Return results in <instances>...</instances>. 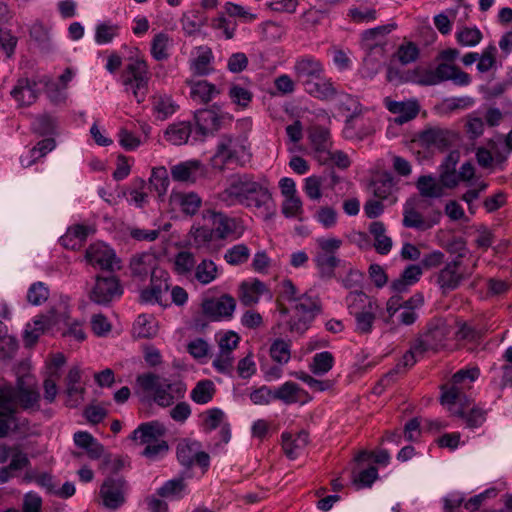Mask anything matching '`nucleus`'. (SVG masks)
Here are the masks:
<instances>
[{"mask_svg":"<svg viewBox=\"0 0 512 512\" xmlns=\"http://www.w3.org/2000/svg\"><path fill=\"white\" fill-rule=\"evenodd\" d=\"M155 258L150 253L134 255L130 260V269L133 276L145 277L153 269Z\"/></svg>","mask_w":512,"mask_h":512,"instance_id":"nucleus-44","label":"nucleus"},{"mask_svg":"<svg viewBox=\"0 0 512 512\" xmlns=\"http://www.w3.org/2000/svg\"><path fill=\"white\" fill-rule=\"evenodd\" d=\"M420 140L428 146H435L438 148L447 145L446 132L441 129H428L421 133Z\"/></svg>","mask_w":512,"mask_h":512,"instance_id":"nucleus-61","label":"nucleus"},{"mask_svg":"<svg viewBox=\"0 0 512 512\" xmlns=\"http://www.w3.org/2000/svg\"><path fill=\"white\" fill-rule=\"evenodd\" d=\"M264 221H270L276 214V204L266 178L255 177L247 196L240 204Z\"/></svg>","mask_w":512,"mask_h":512,"instance_id":"nucleus-4","label":"nucleus"},{"mask_svg":"<svg viewBox=\"0 0 512 512\" xmlns=\"http://www.w3.org/2000/svg\"><path fill=\"white\" fill-rule=\"evenodd\" d=\"M416 188L423 197L439 198L443 195V189L431 175H422L416 181Z\"/></svg>","mask_w":512,"mask_h":512,"instance_id":"nucleus-46","label":"nucleus"},{"mask_svg":"<svg viewBox=\"0 0 512 512\" xmlns=\"http://www.w3.org/2000/svg\"><path fill=\"white\" fill-rule=\"evenodd\" d=\"M470 399L463 404H458L457 408H463V414L451 413V415L463 419L467 428H478L486 421L487 411L479 407H469Z\"/></svg>","mask_w":512,"mask_h":512,"instance_id":"nucleus-37","label":"nucleus"},{"mask_svg":"<svg viewBox=\"0 0 512 512\" xmlns=\"http://www.w3.org/2000/svg\"><path fill=\"white\" fill-rule=\"evenodd\" d=\"M151 73L143 58H130L123 69L120 81L126 92L131 93L138 104L143 103L149 92Z\"/></svg>","mask_w":512,"mask_h":512,"instance_id":"nucleus-3","label":"nucleus"},{"mask_svg":"<svg viewBox=\"0 0 512 512\" xmlns=\"http://www.w3.org/2000/svg\"><path fill=\"white\" fill-rule=\"evenodd\" d=\"M303 389L295 382L287 381L273 390L274 400H279L286 405L300 401Z\"/></svg>","mask_w":512,"mask_h":512,"instance_id":"nucleus-39","label":"nucleus"},{"mask_svg":"<svg viewBox=\"0 0 512 512\" xmlns=\"http://www.w3.org/2000/svg\"><path fill=\"white\" fill-rule=\"evenodd\" d=\"M423 354L424 351L420 347H418V344L416 342H414L410 349L402 356L401 360L396 364L394 369L387 373L385 377L380 380L379 384L383 385L384 383H388L395 374L402 373L406 371V369L412 367L417 362L418 357L422 356Z\"/></svg>","mask_w":512,"mask_h":512,"instance_id":"nucleus-35","label":"nucleus"},{"mask_svg":"<svg viewBox=\"0 0 512 512\" xmlns=\"http://www.w3.org/2000/svg\"><path fill=\"white\" fill-rule=\"evenodd\" d=\"M281 438L282 448L285 455L289 459L294 460L308 444L309 435L306 431L302 430L295 436L289 432H284L282 433Z\"/></svg>","mask_w":512,"mask_h":512,"instance_id":"nucleus-32","label":"nucleus"},{"mask_svg":"<svg viewBox=\"0 0 512 512\" xmlns=\"http://www.w3.org/2000/svg\"><path fill=\"white\" fill-rule=\"evenodd\" d=\"M169 204L187 216L195 215L202 206V198L194 191H175L169 196Z\"/></svg>","mask_w":512,"mask_h":512,"instance_id":"nucleus-19","label":"nucleus"},{"mask_svg":"<svg viewBox=\"0 0 512 512\" xmlns=\"http://www.w3.org/2000/svg\"><path fill=\"white\" fill-rule=\"evenodd\" d=\"M137 383L145 392L151 393L155 403L161 407L172 405L175 398L183 397L186 391L185 385L181 382L169 383L153 373L139 375Z\"/></svg>","mask_w":512,"mask_h":512,"instance_id":"nucleus-6","label":"nucleus"},{"mask_svg":"<svg viewBox=\"0 0 512 512\" xmlns=\"http://www.w3.org/2000/svg\"><path fill=\"white\" fill-rule=\"evenodd\" d=\"M447 337V330L444 326H436L429 328L423 335H421L415 342L418 344L424 353L430 350H438L445 345Z\"/></svg>","mask_w":512,"mask_h":512,"instance_id":"nucleus-31","label":"nucleus"},{"mask_svg":"<svg viewBox=\"0 0 512 512\" xmlns=\"http://www.w3.org/2000/svg\"><path fill=\"white\" fill-rule=\"evenodd\" d=\"M265 291V284L258 279L243 281L239 285L238 298L244 306H253Z\"/></svg>","mask_w":512,"mask_h":512,"instance_id":"nucleus-30","label":"nucleus"},{"mask_svg":"<svg viewBox=\"0 0 512 512\" xmlns=\"http://www.w3.org/2000/svg\"><path fill=\"white\" fill-rule=\"evenodd\" d=\"M169 289L168 274L163 270H153L150 286L141 292V300L147 303L162 304L163 296Z\"/></svg>","mask_w":512,"mask_h":512,"instance_id":"nucleus-21","label":"nucleus"},{"mask_svg":"<svg viewBox=\"0 0 512 512\" xmlns=\"http://www.w3.org/2000/svg\"><path fill=\"white\" fill-rule=\"evenodd\" d=\"M294 72L297 79L305 87L306 81H312L316 77L324 74V66L319 59L306 55L296 60Z\"/></svg>","mask_w":512,"mask_h":512,"instance_id":"nucleus-23","label":"nucleus"},{"mask_svg":"<svg viewBox=\"0 0 512 512\" xmlns=\"http://www.w3.org/2000/svg\"><path fill=\"white\" fill-rule=\"evenodd\" d=\"M152 111L157 119L165 120L178 110L179 106L170 95L157 93L151 97Z\"/></svg>","mask_w":512,"mask_h":512,"instance_id":"nucleus-34","label":"nucleus"},{"mask_svg":"<svg viewBox=\"0 0 512 512\" xmlns=\"http://www.w3.org/2000/svg\"><path fill=\"white\" fill-rule=\"evenodd\" d=\"M186 489V484L183 478H176L166 481L158 490L157 493L162 498L170 500H178L183 497Z\"/></svg>","mask_w":512,"mask_h":512,"instance_id":"nucleus-49","label":"nucleus"},{"mask_svg":"<svg viewBox=\"0 0 512 512\" xmlns=\"http://www.w3.org/2000/svg\"><path fill=\"white\" fill-rule=\"evenodd\" d=\"M85 259L90 265L102 270L113 272L121 268V261L115 251L102 242L91 244L86 250Z\"/></svg>","mask_w":512,"mask_h":512,"instance_id":"nucleus-12","label":"nucleus"},{"mask_svg":"<svg viewBox=\"0 0 512 512\" xmlns=\"http://www.w3.org/2000/svg\"><path fill=\"white\" fill-rule=\"evenodd\" d=\"M420 201L417 198H410L403 208L402 224L406 228H413L419 231H426L432 228L439 221L440 214L437 218L431 220L425 218L418 210Z\"/></svg>","mask_w":512,"mask_h":512,"instance_id":"nucleus-16","label":"nucleus"},{"mask_svg":"<svg viewBox=\"0 0 512 512\" xmlns=\"http://www.w3.org/2000/svg\"><path fill=\"white\" fill-rule=\"evenodd\" d=\"M366 55L360 69L362 77L372 79L382 68L385 59V48L365 50Z\"/></svg>","mask_w":512,"mask_h":512,"instance_id":"nucleus-33","label":"nucleus"},{"mask_svg":"<svg viewBox=\"0 0 512 512\" xmlns=\"http://www.w3.org/2000/svg\"><path fill=\"white\" fill-rule=\"evenodd\" d=\"M384 103L388 111L396 115L394 119L395 123L400 125L414 119L420 109L416 100L393 101L389 98H385Z\"/></svg>","mask_w":512,"mask_h":512,"instance_id":"nucleus-25","label":"nucleus"},{"mask_svg":"<svg viewBox=\"0 0 512 512\" xmlns=\"http://www.w3.org/2000/svg\"><path fill=\"white\" fill-rule=\"evenodd\" d=\"M202 312L213 321L229 320L236 309V300L229 294L207 298L201 304Z\"/></svg>","mask_w":512,"mask_h":512,"instance_id":"nucleus-13","label":"nucleus"},{"mask_svg":"<svg viewBox=\"0 0 512 512\" xmlns=\"http://www.w3.org/2000/svg\"><path fill=\"white\" fill-rule=\"evenodd\" d=\"M215 392L216 388L214 383L209 379H205L196 383L190 393V397L195 403L203 405L213 399Z\"/></svg>","mask_w":512,"mask_h":512,"instance_id":"nucleus-45","label":"nucleus"},{"mask_svg":"<svg viewBox=\"0 0 512 512\" xmlns=\"http://www.w3.org/2000/svg\"><path fill=\"white\" fill-rule=\"evenodd\" d=\"M315 264L322 278H332L340 259L336 255L317 252L314 258Z\"/></svg>","mask_w":512,"mask_h":512,"instance_id":"nucleus-48","label":"nucleus"},{"mask_svg":"<svg viewBox=\"0 0 512 512\" xmlns=\"http://www.w3.org/2000/svg\"><path fill=\"white\" fill-rule=\"evenodd\" d=\"M419 48L413 42L401 44L397 50V58L403 65L415 62L419 57Z\"/></svg>","mask_w":512,"mask_h":512,"instance_id":"nucleus-62","label":"nucleus"},{"mask_svg":"<svg viewBox=\"0 0 512 512\" xmlns=\"http://www.w3.org/2000/svg\"><path fill=\"white\" fill-rule=\"evenodd\" d=\"M463 258L464 253L459 252V255L451 261L446 262L444 266L435 273L434 280L442 294H447L458 289L462 283L468 280L474 273L477 267V261L475 260L471 266H468L464 263Z\"/></svg>","mask_w":512,"mask_h":512,"instance_id":"nucleus-5","label":"nucleus"},{"mask_svg":"<svg viewBox=\"0 0 512 512\" xmlns=\"http://www.w3.org/2000/svg\"><path fill=\"white\" fill-rule=\"evenodd\" d=\"M395 28V24H387L363 31L361 34L362 48L374 51H376V48H385V37Z\"/></svg>","mask_w":512,"mask_h":512,"instance_id":"nucleus-27","label":"nucleus"},{"mask_svg":"<svg viewBox=\"0 0 512 512\" xmlns=\"http://www.w3.org/2000/svg\"><path fill=\"white\" fill-rule=\"evenodd\" d=\"M333 365L334 357L332 353L323 351L314 355L310 370L316 375H324L332 369Z\"/></svg>","mask_w":512,"mask_h":512,"instance_id":"nucleus-55","label":"nucleus"},{"mask_svg":"<svg viewBox=\"0 0 512 512\" xmlns=\"http://www.w3.org/2000/svg\"><path fill=\"white\" fill-rule=\"evenodd\" d=\"M309 140L315 159L320 164H327L332 148L330 131L322 126H313L309 132Z\"/></svg>","mask_w":512,"mask_h":512,"instance_id":"nucleus-18","label":"nucleus"},{"mask_svg":"<svg viewBox=\"0 0 512 512\" xmlns=\"http://www.w3.org/2000/svg\"><path fill=\"white\" fill-rule=\"evenodd\" d=\"M194 119L197 126L196 135L203 139L220 129L222 115L218 109H200L195 112Z\"/></svg>","mask_w":512,"mask_h":512,"instance_id":"nucleus-22","label":"nucleus"},{"mask_svg":"<svg viewBox=\"0 0 512 512\" xmlns=\"http://www.w3.org/2000/svg\"><path fill=\"white\" fill-rule=\"evenodd\" d=\"M203 218L212 220L214 232L218 239H226L231 236L239 238L242 234V229L237 219L229 217L222 212L208 209L203 212Z\"/></svg>","mask_w":512,"mask_h":512,"instance_id":"nucleus-15","label":"nucleus"},{"mask_svg":"<svg viewBox=\"0 0 512 512\" xmlns=\"http://www.w3.org/2000/svg\"><path fill=\"white\" fill-rule=\"evenodd\" d=\"M17 404L26 411L40 409V394L31 377H20L16 386L0 387V438L16 426Z\"/></svg>","mask_w":512,"mask_h":512,"instance_id":"nucleus-1","label":"nucleus"},{"mask_svg":"<svg viewBox=\"0 0 512 512\" xmlns=\"http://www.w3.org/2000/svg\"><path fill=\"white\" fill-rule=\"evenodd\" d=\"M295 315L289 321V329L291 332L302 334L305 332L309 323L314 318V313L319 309L317 301L307 295H301L294 301Z\"/></svg>","mask_w":512,"mask_h":512,"instance_id":"nucleus-11","label":"nucleus"},{"mask_svg":"<svg viewBox=\"0 0 512 512\" xmlns=\"http://www.w3.org/2000/svg\"><path fill=\"white\" fill-rule=\"evenodd\" d=\"M55 141L52 138H46L37 143L35 147L30 150L29 158L21 157V164L23 167L31 166L37 159L45 156L48 152L55 148Z\"/></svg>","mask_w":512,"mask_h":512,"instance_id":"nucleus-54","label":"nucleus"},{"mask_svg":"<svg viewBox=\"0 0 512 512\" xmlns=\"http://www.w3.org/2000/svg\"><path fill=\"white\" fill-rule=\"evenodd\" d=\"M192 134L190 122L181 121L170 124L164 131V139L172 145H183Z\"/></svg>","mask_w":512,"mask_h":512,"instance_id":"nucleus-36","label":"nucleus"},{"mask_svg":"<svg viewBox=\"0 0 512 512\" xmlns=\"http://www.w3.org/2000/svg\"><path fill=\"white\" fill-rule=\"evenodd\" d=\"M422 275V269L419 265H409L401 274L400 278L394 280L391 288L395 292H405L408 287L415 284Z\"/></svg>","mask_w":512,"mask_h":512,"instance_id":"nucleus-42","label":"nucleus"},{"mask_svg":"<svg viewBox=\"0 0 512 512\" xmlns=\"http://www.w3.org/2000/svg\"><path fill=\"white\" fill-rule=\"evenodd\" d=\"M201 417L203 430L209 433L224 423L225 414L220 408H211L203 412Z\"/></svg>","mask_w":512,"mask_h":512,"instance_id":"nucleus-57","label":"nucleus"},{"mask_svg":"<svg viewBox=\"0 0 512 512\" xmlns=\"http://www.w3.org/2000/svg\"><path fill=\"white\" fill-rule=\"evenodd\" d=\"M170 173L175 181L193 184L204 177L206 169L200 160L191 159L173 165L170 168Z\"/></svg>","mask_w":512,"mask_h":512,"instance_id":"nucleus-20","label":"nucleus"},{"mask_svg":"<svg viewBox=\"0 0 512 512\" xmlns=\"http://www.w3.org/2000/svg\"><path fill=\"white\" fill-rule=\"evenodd\" d=\"M304 88L309 95L322 101L332 100L339 94L338 87L332 79L323 74L312 81H306Z\"/></svg>","mask_w":512,"mask_h":512,"instance_id":"nucleus-24","label":"nucleus"},{"mask_svg":"<svg viewBox=\"0 0 512 512\" xmlns=\"http://www.w3.org/2000/svg\"><path fill=\"white\" fill-rule=\"evenodd\" d=\"M256 176L249 173H236L227 179L226 187L217 194V200L226 207L240 205Z\"/></svg>","mask_w":512,"mask_h":512,"instance_id":"nucleus-9","label":"nucleus"},{"mask_svg":"<svg viewBox=\"0 0 512 512\" xmlns=\"http://www.w3.org/2000/svg\"><path fill=\"white\" fill-rule=\"evenodd\" d=\"M480 375L477 367L461 369L457 371L451 379V386L441 395V403L445 405L450 413L463 414V408H457L458 404L468 401L465 390L470 388Z\"/></svg>","mask_w":512,"mask_h":512,"instance_id":"nucleus-7","label":"nucleus"},{"mask_svg":"<svg viewBox=\"0 0 512 512\" xmlns=\"http://www.w3.org/2000/svg\"><path fill=\"white\" fill-rule=\"evenodd\" d=\"M165 427L158 421H151L139 425L130 435V439L138 445L148 446L152 442L162 438L165 434Z\"/></svg>","mask_w":512,"mask_h":512,"instance_id":"nucleus-26","label":"nucleus"},{"mask_svg":"<svg viewBox=\"0 0 512 512\" xmlns=\"http://www.w3.org/2000/svg\"><path fill=\"white\" fill-rule=\"evenodd\" d=\"M120 26L111 21H103L96 25L95 41L99 45L111 43L119 35Z\"/></svg>","mask_w":512,"mask_h":512,"instance_id":"nucleus-51","label":"nucleus"},{"mask_svg":"<svg viewBox=\"0 0 512 512\" xmlns=\"http://www.w3.org/2000/svg\"><path fill=\"white\" fill-rule=\"evenodd\" d=\"M281 210L283 215L287 218L300 219L303 213L302 201L297 195L285 197Z\"/></svg>","mask_w":512,"mask_h":512,"instance_id":"nucleus-63","label":"nucleus"},{"mask_svg":"<svg viewBox=\"0 0 512 512\" xmlns=\"http://www.w3.org/2000/svg\"><path fill=\"white\" fill-rule=\"evenodd\" d=\"M49 297V289L45 283L38 281L33 283L27 292V300L30 304L38 306L43 304Z\"/></svg>","mask_w":512,"mask_h":512,"instance_id":"nucleus-60","label":"nucleus"},{"mask_svg":"<svg viewBox=\"0 0 512 512\" xmlns=\"http://www.w3.org/2000/svg\"><path fill=\"white\" fill-rule=\"evenodd\" d=\"M207 17L200 10H191L183 14L181 25L188 36L195 35L206 24Z\"/></svg>","mask_w":512,"mask_h":512,"instance_id":"nucleus-41","label":"nucleus"},{"mask_svg":"<svg viewBox=\"0 0 512 512\" xmlns=\"http://www.w3.org/2000/svg\"><path fill=\"white\" fill-rule=\"evenodd\" d=\"M21 507L22 512H43V499L38 493L29 491L24 494Z\"/></svg>","mask_w":512,"mask_h":512,"instance_id":"nucleus-64","label":"nucleus"},{"mask_svg":"<svg viewBox=\"0 0 512 512\" xmlns=\"http://www.w3.org/2000/svg\"><path fill=\"white\" fill-rule=\"evenodd\" d=\"M133 332L138 338H151L157 333L155 319L151 315L141 314L137 317Z\"/></svg>","mask_w":512,"mask_h":512,"instance_id":"nucleus-50","label":"nucleus"},{"mask_svg":"<svg viewBox=\"0 0 512 512\" xmlns=\"http://www.w3.org/2000/svg\"><path fill=\"white\" fill-rule=\"evenodd\" d=\"M37 83L28 78H19L11 90V96L23 106L34 103L38 97Z\"/></svg>","mask_w":512,"mask_h":512,"instance_id":"nucleus-29","label":"nucleus"},{"mask_svg":"<svg viewBox=\"0 0 512 512\" xmlns=\"http://www.w3.org/2000/svg\"><path fill=\"white\" fill-rule=\"evenodd\" d=\"M196 263L197 261L193 253L189 251H181L175 256L174 269L177 274L190 279L194 272Z\"/></svg>","mask_w":512,"mask_h":512,"instance_id":"nucleus-47","label":"nucleus"},{"mask_svg":"<svg viewBox=\"0 0 512 512\" xmlns=\"http://www.w3.org/2000/svg\"><path fill=\"white\" fill-rule=\"evenodd\" d=\"M373 195L380 200H388L390 204L396 202L394 196L395 184L391 177L383 176L371 183Z\"/></svg>","mask_w":512,"mask_h":512,"instance_id":"nucleus-40","label":"nucleus"},{"mask_svg":"<svg viewBox=\"0 0 512 512\" xmlns=\"http://www.w3.org/2000/svg\"><path fill=\"white\" fill-rule=\"evenodd\" d=\"M169 184L170 180L168 171L164 166L152 169L151 176L149 178V189L156 192L160 199L166 195Z\"/></svg>","mask_w":512,"mask_h":512,"instance_id":"nucleus-43","label":"nucleus"},{"mask_svg":"<svg viewBox=\"0 0 512 512\" xmlns=\"http://www.w3.org/2000/svg\"><path fill=\"white\" fill-rule=\"evenodd\" d=\"M214 54L207 45L196 46L192 49L189 59V69L195 76H208L214 72Z\"/></svg>","mask_w":512,"mask_h":512,"instance_id":"nucleus-17","label":"nucleus"},{"mask_svg":"<svg viewBox=\"0 0 512 512\" xmlns=\"http://www.w3.org/2000/svg\"><path fill=\"white\" fill-rule=\"evenodd\" d=\"M129 486L123 477H108L100 487L103 505L110 510H117L126 502Z\"/></svg>","mask_w":512,"mask_h":512,"instance_id":"nucleus-10","label":"nucleus"},{"mask_svg":"<svg viewBox=\"0 0 512 512\" xmlns=\"http://www.w3.org/2000/svg\"><path fill=\"white\" fill-rule=\"evenodd\" d=\"M457 43L461 46L473 47L482 40V33L476 27H463L455 34Z\"/></svg>","mask_w":512,"mask_h":512,"instance_id":"nucleus-58","label":"nucleus"},{"mask_svg":"<svg viewBox=\"0 0 512 512\" xmlns=\"http://www.w3.org/2000/svg\"><path fill=\"white\" fill-rule=\"evenodd\" d=\"M122 294L123 288L116 277L98 276L89 293V298L96 304L106 305L119 298Z\"/></svg>","mask_w":512,"mask_h":512,"instance_id":"nucleus-14","label":"nucleus"},{"mask_svg":"<svg viewBox=\"0 0 512 512\" xmlns=\"http://www.w3.org/2000/svg\"><path fill=\"white\" fill-rule=\"evenodd\" d=\"M250 257V249L245 244H236L227 249L224 254V260L232 266H238L246 263Z\"/></svg>","mask_w":512,"mask_h":512,"instance_id":"nucleus-56","label":"nucleus"},{"mask_svg":"<svg viewBox=\"0 0 512 512\" xmlns=\"http://www.w3.org/2000/svg\"><path fill=\"white\" fill-rule=\"evenodd\" d=\"M348 313L354 317V331L358 335H369L374 324L382 318L383 308L378 300L363 291H350L345 297Z\"/></svg>","mask_w":512,"mask_h":512,"instance_id":"nucleus-2","label":"nucleus"},{"mask_svg":"<svg viewBox=\"0 0 512 512\" xmlns=\"http://www.w3.org/2000/svg\"><path fill=\"white\" fill-rule=\"evenodd\" d=\"M200 444L197 441L182 440L177 445V459L185 467L194 465V457Z\"/></svg>","mask_w":512,"mask_h":512,"instance_id":"nucleus-52","label":"nucleus"},{"mask_svg":"<svg viewBox=\"0 0 512 512\" xmlns=\"http://www.w3.org/2000/svg\"><path fill=\"white\" fill-rule=\"evenodd\" d=\"M271 358L279 363L286 364L291 357L290 343L283 339H276L270 347Z\"/></svg>","mask_w":512,"mask_h":512,"instance_id":"nucleus-59","label":"nucleus"},{"mask_svg":"<svg viewBox=\"0 0 512 512\" xmlns=\"http://www.w3.org/2000/svg\"><path fill=\"white\" fill-rule=\"evenodd\" d=\"M219 274L218 266L211 259L204 258L196 263L194 272L190 280H194L202 285H208L217 279Z\"/></svg>","mask_w":512,"mask_h":512,"instance_id":"nucleus-38","label":"nucleus"},{"mask_svg":"<svg viewBox=\"0 0 512 512\" xmlns=\"http://www.w3.org/2000/svg\"><path fill=\"white\" fill-rule=\"evenodd\" d=\"M186 84L190 87V98L199 104H207L220 94L216 85L207 80H187Z\"/></svg>","mask_w":512,"mask_h":512,"instance_id":"nucleus-28","label":"nucleus"},{"mask_svg":"<svg viewBox=\"0 0 512 512\" xmlns=\"http://www.w3.org/2000/svg\"><path fill=\"white\" fill-rule=\"evenodd\" d=\"M171 39L166 33H158L151 42V55L157 61L168 59Z\"/></svg>","mask_w":512,"mask_h":512,"instance_id":"nucleus-53","label":"nucleus"},{"mask_svg":"<svg viewBox=\"0 0 512 512\" xmlns=\"http://www.w3.org/2000/svg\"><path fill=\"white\" fill-rule=\"evenodd\" d=\"M248 157V145L245 137L224 134L220 137L211 163L214 168L223 169L229 163L243 165Z\"/></svg>","mask_w":512,"mask_h":512,"instance_id":"nucleus-8","label":"nucleus"}]
</instances>
